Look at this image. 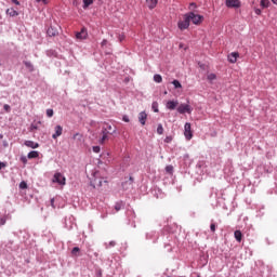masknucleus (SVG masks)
Instances as JSON below:
<instances>
[{
  "label": "nucleus",
  "mask_w": 277,
  "mask_h": 277,
  "mask_svg": "<svg viewBox=\"0 0 277 277\" xmlns=\"http://www.w3.org/2000/svg\"><path fill=\"white\" fill-rule=\"evenodd\" d=\"M186 16L194 25H200L205 19L202 15L195 14L194 12L186 13Z\"/></svg>",
  "instance_id": "f257e3e1"
},
{
  "label": "nucleus",
  "mask_w": 277,
  "mask_h": 277,
  "mask_svg": "<svg viewBox=\"0 0 277 277\" xmlns=\"http://www.w3.org/2000/svg\"><path fill=\"white\" fill-rule=\"evenodd\" d=\"M189 17L187 16V14L184 15V21H180L177 23V27L179 29H181V31L185 30V29H188L189 28Z\"/></svg>",
  "instance_id": "f03ea898"
},
{
  "label": "nucleus",
  "mask_w": 277,
  "mask_h": 277,
  "mask_svg": "<svg viewBox=\"0 0 277 277\" xmlns=\"http://www.w3.org/2000/svg\"><path fill=\"white\" fill-rule=\"evenodd\" d=\"M184 135L187 141L192 140L194 137V133L192 132V123L186 122L184 126Z\"/></svg>",
  "instance_id": "7ed1b4c3"
},
{
  "label": "nucleus",
  "mask_w": 277,
  "mask_h": 277,
  "mask_svg": "<svg viewBox=\"0 0 277 277\" xmlns=\"http://www.w3.org/2000/svg\"><path fill=\"white\" fill-rule=\"evenodd\" d=\"M116 133V129L113 131L102 130V137L100 138V144H105L106 140H109V135H114Z\"/></svg>",
  "instance_id": "20e7f679"
},
{
  "label": "nucleus",
  "mask_w": 277,
  "mask_h": 277,
  "mask_svg": "<svg viewBox=\"0 0 277 277\" xmlns=\"http://www.w3.org/2000/svg\"><path fill=\"white\" fill-rule=\"evenodd\" d=\"M52 181L58 185H66V177L62 173H55Z\"/></svg>",
  "instance_id": "39448f33"
},
{
  "label": "nucleus",
  "mask_w": 277,
  "mask_h": 277,
  "mask_svg": "<svg viewBox=\"0 0 277 277\" xmlns=\"http://www.w3.org/2000/svg\"><path fill=\"white\" fill-rule=\"evenodd\" d=\"M177 114H192V106L189 104H181L177 107Z\"/></svg>",
  "instance_id": "423d86ee"
},
{
  "label": "nucleus",
  "mask_w": 277,
  "mask_h": 277,
  "mask_svg": "<svg viewBox=\"0 0 277 277\" xmlns=\"http://www.w3.org/2000/svg\"><path fill=\"white\" fill-rule=\"evenodd\" d=\"M226 8H241V1L239 0H225Z\"/></svg>",
  "instance_id": "0eeeda50"
},
{
  "label": "nucleus",
  "mask_w": 277,
  "mask_h": 277,
  "mask_svg": "<svg viewBox=\"0 0 277 277\" xmlns=\"http://www.w3.org/2000/svg\"><path fill=\"white\" fill-rule=\"evenodd\" d=\"M77 40H85L88 38V29L85 27L81 28V31L76 32Z\"/></svg>",
  "instance_id": "6e6552de"
},
{
  "label": "nucleus",
  "mask_w": 277,
  "mask_h": 277,
  "mask_svg": "<svg viewBox=\"0 0 277 277\" xmlns=\"http://www.w3.org/2000/svg\"><path fill=\"white\" fill-rule=\"evenodd\" d=\"M55 133L52 134L53 140H57L64 133V128L62 126H55L54 128Z\"/></svg>",
  "instance_id": "1a4fd4ad"
},
{
  "label": "nucleus",
  "mask_w": 277,
  "mask_h": 277,
  "mask_svg": "<svg viewBox=\"0 0 277 277\" xmlns=\"http://www.w3.org/2000/svg\"><path fill=\"white\" fill-rule=\"evenodd\" d=\"M147 119H148V115L146 114V111H141L138 114V122L142 124V127L146 124Z\"/></svg>",
  "instance_id": "9d476101"
},
{
  "label": "nucleus",
  "mask_w": 277,
  "mask_h": 277,
  "mask_svg": "<svg viewBox=\"0 0 277 277\" xmlns=\"http://www.w3.org/2000/svg\"><path fill=\"white\" fill-rule=\"evenodd\" d=\"M166 107L172 111L179 107V101H169L167 102Z\"/></svg>",
  "instance_id": "9b49d317"
},
{
  "label": "nucleus",
  "mask_w": 277,
  "mask_h": 277,
  "mask_svg": "<svg viewBox=\"0 0 277 277\" xmlns=\"http://www.w3.org/2000/svg\"><path fill=\"white\" fill-rule=\"evenodd\" d=\"M238 57H239V52H232V53L228 55V62H229L230 64H236Z\"/></svg>",
  "instance_id": "f8f14e48"
},
{
  "label": "nucleus",
  "mask_w": 277,
  "mask_h": 277,
  "mask_svg": "<svg viewBox=\"0 0 277 277\" xmlns=\"http://www.w3.org/2000/svg\"><path fill=\"white\" fill-rule=\"evenodd\" d=\"M47 34H48V36H49L50 38H55V36H57V34H58V32H57V28L51 26V27L48 28Z\"/></svg>",
  "instance_id": "ddd939ff"
},
{
  "label": "nucleus",
  "mask_w": 277,
  "mask_h": 277,
  "mask_svg": "<svg viewBox=\"0 0 277 277\" xmlns=\"http://www.w3.org/2000/svg\"><path fill=\"white\" fill-rule=\"evenodd\" d=\"M92 187H103V180L95 177L93 181H91Z\"/></svg>",
  "instance_id": "4468645a"
},
{
  "label": "nucleus",
  "mask_w": 277,
  "mask_h": 277,
  "mask_svg": "<svg viewBox=\"0 0 277 277\" xmlns=\"http://www.w3.org/2000/svg\"><path fill=\"white\" fill-rule=\"evenodd\" d=\"M25 146H27L28 148H39L40 144L34 142V141H25Z\"/></svg>",
  "instance_id": "2eb2a0df"
},
{
  "label": "nucleus",
  "mask_w": 277,
  "mask_h": 277,
  "mask_svg": "<svg viewBox=\"0 0 277 277\" xmlns=\"http://www.w3.org/2000/svg\"><path fill=\"white\" fill-rule=\"evenodd\" d=\"M146 3L149 10H155V8H157L158 0H146Z\"/></svg>",
  "instance_id": "dca6fc26"
},
{
  "label": "nucleus",
  "mask_w": 277,
  "mask_h": 277,
  "mask_svg": "<svg viewBox=\"0 0 277 277\" xmlns=\"http://www.w3.org/2000/svg\"><path fill=\"white\" fill-rule=\"evenodd\" d=\"M23 64L25 65V67L27 68V70H29V72H34L35 68H34V64H31V62H29V61H24Z\"/></svg>",
  "instance_id": "f3484780"
},
{
  "label": "nucleus",
  "mask_w": 277,
  "mask_h": 277,
  "mask_svg": "<svg viewBox=\"0 0 277 277\" xmlns=\"http://www.w3.org/2000/svg\"><path fill=\"white\" fill-rule=\"evenodd\" d=\"M234 237H235L236 241H238V243H241V239L243 237V234H241V230H236L234 233Z\"/></svg>",
  "instance_id": "a211bd4d"
},
{
  "label": "nucleus",
  "mask_w": 277,
  "mask_h": 277,
  "mask_svg": "<svg viewBox=\"0 0 277 277\" xmlns=\"http://www.w3.org/2000/svg\"><path fill=\"white\" fill-rule=\"evenodd\" d=\"M38 157H39V153L36 150L28 153V159H38Z\"/></svg>",
  "instance_id": "6ab92c4d"
},
{
  "label": "nucleus",
  "mask_w": 277,
  "mask_h": 277,
  "mask_svg": "<svg viewBox=\"0 0 277 277\" xmlns=\"http://www.w3.org/2000/svg\"><path fill=\"white\" fill-rule=\"evenodd\" d=\"M6 14H8L9 16H12V17L18 16V12H17L16 10H14V9H8V10H6Z\"/></svg>",
  "instance_id": "aec40b11"
},
{
  "label": "nucleus",
  "mask_w": 277,
  "mask_h": 277,
  "mask_svg": "<svg viewBox=\"0 0 277 277\" xmlns=\"http://www.w3.org/2000/svg\"><path fill=\"white\" fill-rule=\"evenodd\" d=\"M122 209H124V202H122V201L116 202L115 210L121 211Z\"/></svg>",
  "instance_id": "412c9836"
},
{
  "label": "nucleus",
  "mask_w": 277,
  "mask_h": 277,
  "mask_svg": "<svg viewBox=\"0 0 277 277\" xmlns=\"http://www.w3.org/2000/svg\"><path fill=\"white\" fill-rule=\"evenodd\" d=\"M171 83L172 85H174L175 90H180L181 88H183V84H181V81L179 80H173Z\"/></svg>",
  "instance_id": "4be33fe9"
},
{
  "label": "nucleus",
  "mask_w": 277,
  "mask_h": 277,
  "mask_svg": "<svg viewBox=\"0 0 277 277\" xmlns=\"http://www.w3.org/2000/svg\"><path fill=\"white\" fill-rule=\"evenodd\" d=\"M151 109L155 111V114H159V103L153 102Z\"/></svg>",
  "instance_id": "5701e85b"
},
{
  "label": "nucleus",
  "mask_w": 277,
  "mask_h": 277,
  "mask_svg": "<svg viewBox=\"0 0 277 277\" xmlns=\"http://www.w3.org/2000/svg\"><path fill=\"white\" fill-rule=\"evenodd\" d=\"M154 81L156 83H161V81H163V78L161 77V75L156 74V75H154Z\"/></svg>",
  "instance_id": "b1692460"
},
{
  "label": "nucleus",
  "mask_w": 277,
  "mask_h": 277,
  "mask_svg": "<svg viewBox=\"0 0 277 277\" xmlns=\"http://www.w3.org/2000/svg\"><path fill=\"white\" fill-rule=\"evenodd\" d=\"M167 174H174V167L172 164H169L166 167Z\"/></svg>",
  "instance_id": "393cba45"
},
{
  "label": "nucleus",
  "mask_w": 277,
  "mask_h": 277,
  "mask_svg": "<svg viewBox=\"0 0 277 277\" xmlns=\"http://www.w3.org/2000/svg\"><path fill=\"white\" fill-rule=\"evenodd\" d=\"M94 3V0H83V8H90Z\"/></svg>",
  "instance_id": "a878e982"
},
{
  "label": "nucleus",
  "mask_w": 277,
  "mask_h": 277,
  "mask_svg": "<svg viewBox=\"0 0 277 277\" xmlns=\"http://www.w3.org/2000/svg\"><path fill=\"white\" fill-rule=\"evenodd\" d=\"M127 185H133V176H130V182L122 183L123 189H127Z\"/></svg>",
  "instance_id": "bb28decb"
},
{
  "label": "nucleus",
  "mask_w": 277,
  "mask_h": 277,
  "mask_svg": "<svg viewBox=\"0 0 277 277\" xmlns=\"http://www.w3.org/2000/svg\"><path fill=\"white\" fill-rule=\"evenodd\" d=\"M216 79H217V76L215 74L208 75V81H215Z\"/></svg>",
  "instance_id": "cd10ccee"
},
{
  "label": "nucleus",
  "mask_w": 277,
  "mask_h": 277,
  "mask_svg": "<svg viewBox=\"0 0 277 277\" xmlns=\"http://www.w3.org/2000/svg\"><path fill=\"white\" fill-rule=\"evenodd\" d=\"M262 8H269V0H261Z\"/></svg>",
  "instance_id": "c85d7f7f"
},
{
  "label": "nucleus",
  "mask_w": 277,
  "mask_h": 277,
  "mask_svg": "<svg viewBox=\"0 0 277 277\" xmlns=\"http://www.w3.org/2000/svg\"><path fill=\"white\" fill-rule=\"evenodd\" d=\"M47 55L49 56V57H55L56 55H57V53L55 52V51H53V50H48L47 51Z\"/></svg>",
  "instance_id": "c756f323"
},
{
  "label": "nucleus",
  "mask_w": 277,
  "mask_h": 277,
  "mask_svg": "<svg viewBox=\"0 0 277 277\" xmlns=\"http://www.w3.org/2000/svg\"><path fill=\"white\" fill-rule=\"evenodd\" d=\"M157 133H158V135H163V126L161 123L158 124Z\"/></svg>",
  "instance_id": "7c9ffc66"
},
{
  "label": "nucleus",
  "mask_w": 277,
  "mask_h": 277,
  "mask_svg": "<svg viewBox=\"0 0 277 277\" xmlns=\"http://www.w3.org/2000/svg\"><path fill=\"white\" fill-rule=\"evenodd\" d=\"M77 137H78L79 142H81V140L83 138V135L81 133L77 132L76 134H74L72 140H77Z\"/></svg>",
  "instance_id": "2f4dec72"
},
{
  "label": "nucleus",
  "mask_w": 277,
  "mask_h": 277,
  "mask_svg": "<svg viewBox=\"0 0 277 277\" xmlns=\"http://www.w3.org/2000/svg\"><path fill=\"white\" fill-rule=\"evenodd\" d=\"M114 129H116V128H114V127H111V124H109V123H106V127H104L102 130H106V131H114Z\"/></svg>",
  "instance_id": "473e14b6"
},
{
  "label": "nucleus",
  "mask_w": 277,
  "mask_h": 277,
  "mask_svg": "<svg viewBox=\"0 0 277 277\" xmlns=\"http://www.w3.org/2000/svg\"><path fill=\"white\" fill-rule=\"evenodd\" d=\"M27 187H28L27 182L22 181V182L19 183V189H27Z\"/></svg>",
  "instance_id": "72a5a7b5"
},
{
  "label": "nucleus",
  "mask_w": 277,
  "mask_h": 277,
  "mask_svg": "<svg viewBox=\"0 0 277 277\" xmlns=\"http://www.w3.org/2000/svg\"><path fill=\"white\" fill-rule=\"evenodd\" d=\"M3 109H4V111H6V114H10V111H12V108L8 104L3 105Z\"/></svg>",
  "instance_id": "f704fd0d"
},
{
  "label": "nucleus",
  "mask_w": 277,
  "mask_h": 277,
  "mask_svg": "<svg viewBox=\"0 0 277 277\" xmlns=\"http://www.w3.org/2000/svg\"><path fill=\"white\" fill-rule=\"evenodd\" d=\"M81 249H79V247H75L72 250H71V254H74V256H77V253L80 252Z\"/></svg>",
  "instance_id": "c9c22d12"
},
{
  "label": "nucleus",
  "mask_w": 277,
  "mask_h": 277,
  "mask_svg": "<svg viewBox=\"0 0 277 277\" xmlns=\"http://www.w3.org/2000/svg\"><path fill=\"white\" fill-rule=\"evenodd\" d=\"M53 109H51V108H49V109H47V116H48V118H53Z\"/></svg>",
  "instance_id": "e433bc0d"
},
{
  "label": "nucleus",
  "mask_w": 277,
  "mask_h": 277,
  "mask_svg": "<svg viewBox=\"0 0 277 277\" xmlns=\"http://www.w3.org/2000/svg\"><path fill=\"white\" fill-rule=\"evenodd\" d=\"M5 222H8V219L5 216L0 219V226H5Z\"/></svg>",
  "instance_id": "4c0bfd02"
},
{
  "label": "nucleus",
  "mask_w": 277,
  "mask_h": 277,
  "mask_svg": "<svg viewBox=\"0 0 277 277\" xmlns=\"http://www.w3.org/2000/svg\"><path fill=\"white\" fill-rule=\"evenodd\" d=\"M93 153H101V146H93Z\"/></svg>",
  "instance_id": "58836bf2"
},
{
  "label": "nucleus",
  "mask_w": 277,
  "mask_h": 277,
  "mask_svg": "<svg viewBox=\"0 0 277 277\" xmlns=\"http://www.w3.org/2000/svg\"><path fill=\"white\" fill-rule=\"evenodd\" d=\"M116 246V241L111 240L106 248H114Z\"/></svg>",
  "instance_id": "ea45409f"
},
{
  "label": "nucleus",
  "mask_w": 277,
  "mask_h": 277,
  "mask_svg": "<svg viewBox=\"0 0 277 277\" xmlns=\"http://www.w3.org/2000/svg\"><path fill=\"white\" fill-rule=\"evenodd\" d=\"M197 5L196 3L192 2L188 6L189 10H196Z\"/></svg>",
  "instance_id": "a19ab883"
},
{
  "label": "nucleus",
  "mask_w": 277,
  "mask_h": 277,
  "mask_svg": "<svg viewBox=\"0 0 277 277\" xmlns=\"http://www.w3.org/2000/svg\"><path fill=\"white\" fill-rule=\"evenodd\" d=\"M210 230H211L212 233H215V223H211V225H210Z\"/></svg>",
  "instance_id": "79ce46f5"
},
{
  "label": "nucleus",
  "mask_w": 277,
  "mask_h": 277,
  "mask_svg": "<svg viewBox=\"0 0 277 277\" xmlns=\"http://www.w3.org/2000/svg\"><path fill=\"white\" fill-rule=\"evenodd\" d=\"M122 120H123V122H130L129 116H127V115L122 117Z\"/></svg>",
  "instance_id": "37998d69"
},
{
  "label": "nucleus",
  "mask_w": 277,
  "mask_h": 277,
  "mask_svg": "<svg viewBox=\"0 0 277 277\" xmlns=\"http://www.w3.org/2000/svg\"><path fill=\"white\" fill-rule=\"evenodd\" d=\"M118 40H119V42H122V40H124V35H119Z\"/></svg>",
  "instance_id": "c03bdc74"
},
{
  "label": "nucleus",
  "mask_w": 277,
  "mask_h": 277,
  "mask_svg": "<svg viewBox=\"0 0 277 277\" xmlns=\"http://www.w3.org/2000/svg\"><path fill=\"white\" fill-rule=\"evenodd\" d=\"M12 3H15V5H21V2L18 0H11Z\"/></svg>",
  "instance_id": "a18cd8bd"
},
{
  "label": "nucleus",
  "mask_w": 277,
  "mask_h": 277,
  "mask_svg": "<svg viewBox=\"0 0 277 277\" xmlns=\"http://www.w3.org/2000/svg\"><path fill=\"white\" fill-rule=\"evenodd\" d=\"M255 14H256L258 16H261V9H255Z\"/></svg>",
  "instance_id": "49530a36"
},
{
  "label": "nucleus",
  "mask_w": 277,
  "mask_h": 277,
  "mask_svg": "<svg viewBox=\"0 0 277 277\" xmlns=\"http://www.w3.org/2000/svg\"><path fill=\"white\" fill-rule=\"evenodd\" d=\"M21 161H23L24 163H27V157L23 156V157L21 158Z\"/></svg>",
  "instance_id": "de8ad7c7"
},
{
  "label": "nucleus",
  "mask_w": 277,
  "mask_h": 277,
  "mask_svg": "<svg viewBox=\"0 0 277 277\" xmlns=\"http://www.w3.org/2000/svg\"><path fill=\"white\" fill-rule=\"evenodd\" d=\"M5 168V162H0V170H3Z\"/></svg>",
  "instance_id": "09e8293b"
},
{
  "label": "nucleus",
  "mask_w": 277,
  "mask_h": 277,
  "mask_svg": "<svg viewBox=\"0 0 277 277\" xmlns=\"http://www.w3.org/2000/svg\"><path fill=\"white\" fill-rule=\"evenodd\" d=\"M51 207L55 208V199H51Z\"/></svg>",
  "instance_id": "8fccbe9b"
},
{
  "label": "nucleus",
  "mask_w": 277,
  "mask_h": 277,
  "mask_svg": "<svg viewBox=\"0 0 277 277\" xmlns=\"http://www.w3.org/2000/svg\"><path fill=\"white\" fill-rule=\"evenodd\" d=\"M37 1V3H40V2H42V3H44V4H47L48 3V1L47 0H36Z\"/></svg>",
  "instance_id": "3c124183"
},
{
  "label": "nucleus",
  "mask_w": 277,
  "mask_h": 277,
  "mask_svg": "<svg viewBox=\"0 0 277 277\" xmlns=\"http://www.w3.org/2000/svg\"><path fill=\"white\" fill-rule=\"evenodd\" d=\"M105 44H107V39H104L101 43L102 47H105Z\"/></svg>",
  "instance_id": "603ef678"
},
{
  "label": "nucleus",
  "mask_w": 277,
  "mask_h": 277,
  "mask_svg": "<svg viewBox=\"0 0 277 277\" xmlns=\"http://www.w3.org/2000/svg\"><path fill=\"white\" fill-rule=\"evenodd\" d=\"M97 276L103 277V271H97Z\"/></svg>",
  "instance_id": "864d4df0"
},
{
  "label": "nucleus",
  "mask_w": 277,
  "mask_h": 277,
  "mask_svg": "<svg viewBox=\"0 0 277 277\" xmlns=\"http://www.w3.org/2000/svg\"><path fill=\"white\" fill-rule=\"evenodd\" d=\"M31 131H34V130H37L38 129V127L37 126H35V124H31Z\"/></svg>",
  "instance_id": "5fc2aeb1"
},
{
  "label": "nucleus",
  "mask_w": 277,
  "mask_h": 277,
  "mask_svg": "<svg viewBox=\"0 0 277 277\" xmlns=\"http://www.w3.org/2000/svg\"><path fill=\"white\" fill-rule=\"evenodd\" d=\"M273 3H275V5H277V0H272Z\"/></svg>",
  "instance_id": "6e6d98bb"
},
{
  "label": "nucleus",
  "mask_w": 277,
  "mask_h": 277,
  "mask_svg": "<svg viewBox=\"0 0 277 277\" xmlns=\"http://www.w3.org/2000/svg\"><path fill=\"white\" fill-rule=\"evenodd\" d=\"M197 277H201L200 275H198Z\"/></svg>",
  "instance_id": "4d7b16f0"
}]
</instances>
